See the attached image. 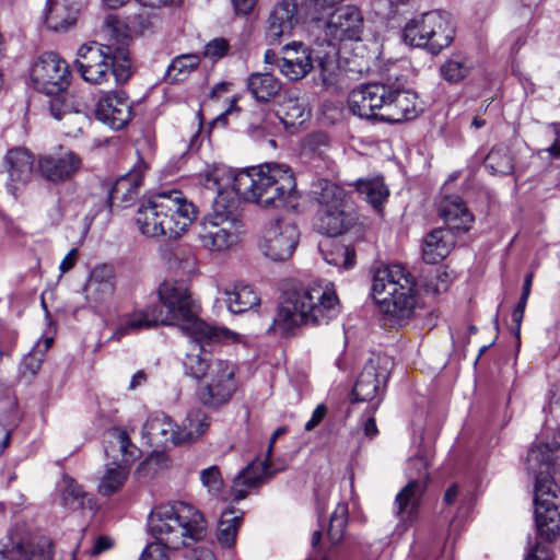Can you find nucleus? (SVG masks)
<instances>
[{
  "mask_svg": "<svg viewBox=\"0 0 560 560\" xmlns=\"http://www.w3.org/2000/svg\"><path fill=\"white\" fill-rule=\"evenodd\" d=\"M327 408L325 405H318L312 413L311 419L305 423V430L312 431L316 428L325 418Z\"/></svg>",
  "mask_w": 560,
  "mask_h": 560,
  "instance_id": "nucleus-58",
  "label": "nucleus"
},
{
  "mask_svg": "<svg viewBox=\"0 0 560 560\" xmlns=\"http://www.w3.org/2000/svg\"><path fill=\"white\" fill-rule=\"evenodd\" d=\"M298 21V5L294 1L282 0L276 3L266 20V39L270 44L279 43L282 37L292 34Z\"/></svg>",
  "mask_w": 560,
  "mask_h": 560,
  "instance_id": "nucleus-23",
  "label": "nucleus"
},
{
  "mask_svg": "<svg viewBox=\"0 0 560 560\" xmlns=\"http://www.w3.org/2000/svg\"><path fill=\"white\" fill-rule=\"evenodd\" d=\"M532 456L540 464L560 469V425L545 427L532 447Z\"/></svg>",
  "mask_w": 560,
  "mask_h": 560,
  "instance_id": "nucleus-25",
  "label": "nucleus"
},
{
  "mask_svg": "<svg viewBox=\"0 0 560 560\" xmlns=\"http://www.w3.org/2000/svg\"><path fill=\"white\" fill-rule=\"evenodd\" d=\"M89 279L100 284H114V270L108 265H100L93 268Z\"/></svg>",
  "mask_w": 560,
  "mask_h": 560,
  "instance_id": "nucleus-56",
  "label": "nucleus"
},
{
  "mask_svg": "<svg viewBox=\"0 0 560 560\" xmlns=\"http://www.w3.org/2000/svg\"><path fill=\"white\" fill-rule=\"evenodd\" d=\"M285 56L283 58H300L302 56V51L310 50L302 43H292L284 46Z\"/></svg>",
  "mask_w": 560,
  "mask_h": 560,
  "instance_id": "nucleus-63",
  "label": "nucleus"
},
{
  "mask_svg": "<svg viewBox=\"0 0 560 560\" xmlns=\"http://www.w3.org/2000/svg\"><path fill=\"white\" fill-rule=\"evenodd\" d=\"M455 243L454 232L450 229L436 228L425 234L422 240V259L427 264H439L451 253Z\"/></svg>",
  "mask_w": 560,
  "mask_h": 560,
  "instance_id": "nucleus-26",
  "label": "nucleus"
},
{
  "mask_svg": "<svg viewBox=\"0 0 560 560\" xmlns=\"http://www.w3.org/2000/svg\"><path fill=\"white\" fill-rule=\"evenodd\" d=\"M229 50V43L224 38H214L205 46V56L218 60L226 55Z\"/></svg>",
  "mask_w": 560,
  "mask_h": 560,
  "instance_id": "nucleus-55",
  "label": "nucleus"
},
{
  "mask_svg": "<svg viewBox=\"0 0 560 560\" xmlns=\"http://www.w3.org/2000/svg\"><path fill=\"white\" fill-rule=\"evenodd\" d=\"M114 292V284H100L94 280L88 279L84 285L85 298L94 303H103L108 300Z\"/></svg>",
  "mask_w": 560,
  "mask_h": 560,
  "instance_id": "nucleus-50",
  "label": "nucleus"
},
{
  "mask_svg": "<svg viewBox=\"0 0 560 560\" xmlns=\"http://www.w3.org/2000/svg\"><path fill=\"white\" fill-rule=\"evenodd\" d=\"M196 208L179 190H164L143 201L136 214L139 231L148 237L182 236L196 219Z\"/></svg>",
  "mask_w": 560,
  "mask_h": 560,
  "instance_id": "nucleus-5",
  "label": "nucleus"
},
{
  "mask_svg": "<svg viewBox=\"0 0 560 560\" xmlns=\"http://www.w3.org/2000/svg\"><path fill=\"white\" fill-rule=\"evenodd\" d=\"M278 67L280 72L290 81H299L313 69L312 52L311 50H304L300 58H281Z\"/></svg>",
  "mask_w": 560,
  "mask_h": 560,
  "instance_id": "nucleus-42",
  "label": "nucleus"
},
{
  "mask_svg": "<svg viewBox=\"0 0 560 560\" xmlns=\"http://www.w3.org/2000/svg\"><path fill=\"white\" fill-rule=\"evenodd\" d=\"M209 425L210 418L205 411L200 409L189 411L182 427H178L177 442L182 445L197 441Z\"/></svg>",
  "mask_w": 560,
  "mask_h": 560,
  "instance_id": "nucleus-36",
  "label": "nucleus"
},
{
  "mask_svg": "<svg viewBox=\"0 0 560 560\" xmlns=\"http://www.w3.org/2000/svg\"><path fill=\"white\" fill-rule=\"evenodd\" d=\"M224 330L225 332L221 335L218 341L231 334L230 330ZM189 337L191 338L192 348L186 353L183 361L184 371L186 375L200 381L210 372L214 361L211 358V353L205 350L202 343H212L217 342V340H196L192 336Z\"/></svg>",
  "mask_w": 560,
  "mask_h": 560,
  "instance_id": "nucleus-28",
  "label": "nucleus"
},
{
  "mask_svg": "<svg viewBox=\"0 0 560 560\" xmlns=\"http://www.w3.org/2000/svg\"><path fill=\"white\" fill-rule=\"evenodd\" d=\"M200 481L202 486L206 487L211 494L218 495L222 492L223 478L218 466L213 465L201 470Z\"/></svg>",
  "mask_w": 560,
  "mask_h": 560,
  "instance_id": "nucleus-51",
  "label": "nucleus"
},
{
  "mask_svg": "<svg viewBox=\"0 0 560 560\" xmlns=\"http://www.w3.org/2000/svg\"><path fill=\"white\" fill-rule=\"evenodd\" d=\"M34 166L33 154L24 148H13L3 158L2 167L8 175L5 187L15 196L20 187L25 186L32 178Z\"/></svg>",
  "mask_w": 560,
  "mask_h": 560,
  "instance_id": "nucleus-22",
  "label": "nucleus"
},
{
  "mask_svg": "<svg viewBox=\"0 0 560 560\" xmlns=\"http://www.w3.org/2000/svg\"><path fill=\"white\" fill-rule=\"evenodd\" d=\"M199 62V57L192 54L176 57L167 68L166 79L171 83L184 81L191 71L197 69Z\"/></svg>",
  "mask_w": 560,
  "mask_h": 560,
  "instance_id": "nucleus-46",
  "label": "nucleus"
},
{
  "mask_svg": "<svg viewBox=\"0 0 560 560\" xmlns=\"http://www.w3.org/2000/svg\"><path fill=\"white\" fill-rule=\"evenodd\" d=\"M372 294L381 310L394 318L407 319L415 311V280L400 265H389L376 271Z\"/></svg>",
  "mask_w": 560,
  "mask_h": 560,
  "instance_id": "nucleus-8",
  "label": "nucleus"
},
{
  "mask_svg": "<svg viewBox=\"0 0 560 560\" xmlns=\"http://www.w3.org/2000/svg\"><path fill=\"white\" fill-rule=\"evenodd\" d=\"M269 117L270 115L265 113L261 108L254 110L248 119V131L254 136L269 132L271 129Z\"/></svg>",
  "mask_w": 560,
  "mask_h": 560,
  "instance_id": "nucleus-52",
  "label": "nucleus"
},
{
  "mask_svg": "<svg viewBox=\"0 0 560 560\" xmlns=\"http://www.w3.org/2000/svg\"><path fill=\"white\" fill-rule=\"evenodd\" d=\"M236 365L228 360L215 359L206 377L208 383L198 389V398L202 405L218 408L228 402L237 388L235 378Z\"/></svg>",
  "mask_w": 560,
  "mask_h": 560,
  "instance_id": "nucleus-12",
  "label": "nucleus"
},
{
  "mask_svg": "<svg viewBox=\"0 0 560 560\" xmlns=\"http://www.w3.org/2000/svg\"><path fill=\"white\" fill-rule=\"evenodd\" d=\"M431 21L435 26H430L429 51L435 55L451 45L455 36V27L446 12L431 11Z\"/></svg>",
  "mask_w": 560,
  "mask_h": 560,
  "instance_id": "nucleus-33",
  "label": "nucleus"
},
{
  "mask_svg": "<svg viewBox=\"0 0 560 560\" xmlns=\"http://www.w3.org/2000/svg\"><path fill=\"white\" fill-rule=\"evenodd\" d=\"M236 14L247 15L255 7L256 0H232Z\"/></svg>",
  "mask_w": 560,
  "mask_h": 560,
  "instance_id": "nucleus-62",
  "label": "nucleus"
},
{
  "mask_svg": "<svg viewBox=\"0 0 560 560\" xmlns=\"http://www.w3.org/2000/svg\"><path fill=\"white\" fill-rule=\"evenodd\" d=\"M232 186L241 198L265 208H280L298 198L294 174L285 164L266 163L242 170L234 175Z\"/></svg>",
  "mask_w": 560,
  "mask_h": 560,
  "instance_id": "nucleus-4",
  "label": "nucleus"
},
{
  "mask_svg": "<svg viewBox=\"0 0 560 560\" xmlns=\"http://www.w3.org/2000/svg\"><path fill=\"white\" fill-rule=\"evenodd\" d=\"M77 257H78V249L77 248H72L65 257L63 259L61 260L60 265H59V270L61 273H66L68 272L69 270H71L74 265H75V260H77Z\"/></svg>",
  "mask_w": 560,
  "mask_h": 560,
  "instance_id": "nucleus-61",
  "label": "nucleus"
},
{
  "mask_svg": "<svg viewBox=\"0 0 560 560\" xmlns=\"http://www.w3.org/2000/svg\"><path fill=\"white\" fill-rule=\"evenodd\" d=\"M148 526L156 541L143 549L139 560H168L167 549L189 547L202 540L207 534L202 513L182 501L154 508L149 515Z\"/></svg>",
  "mask_w": 560,
  "mask_h": 560,
  "instance_id": "nucleus-2",
  "label": "nucleus"
},
{
  "mask_svg": "<svg viewBox=\"0 0 560 560\" xmlns=\"http://www.w3.org/2000/svg\"><path fill=\"white\" fill-rule=\"evenodd\" d=\"M164 322L178 326L196 340H218L225 330L213 327L198 316V305L183 281L165 280L158 290Z\"/></svg>",
  "mask_w": 560,
  "mask_h": 560,
  "instance_id": "nucleus-6",
  "label": "nucleus"
},
{
  "mask_svg": "<svg viewBox=\"0 0 560 560\" xmlns=\"http://www.w3.org/2000/svg\"><path fill=\"white\" fill-rule=\"evenodd\" d=\"M95 115L98 120L115 130L126 127L133 117L131 102L122 91L107 92L100 97Z\"/></svg>",
  "mask_w": 560,
  "mask_h": 560,
  "instance_id": "nucleus-20",
  "label": "nucleus"
},
{
  "mask_svg": "<svg viewBox=\"0 0 560 560\" xmlns=\"http://www.w3.org/2000/svg\"><path fill=\"white\" fill-rule=\"evenodd\" d=\"M436 279L438 281L436 282H433V280H431L428 284H427V288L428 289H432V291L434 293H441V292H444L447 290L448 288V283H447V273L445 271L443 272H438L436 275Z\"/></svg>",
  "mask_w": 560,
  "mask_h": 560,
  "instance_id": "nucleus-60",
  "label": "nucleus"
},
{
  "mask_svg": "<svg viewBox=\"0 0 560 560\" xmlns=\"http://www.w3.org/2000/svg\"><path fill=\"white\" fill-rule=\"evenodd\" d=\"M430 26H435L431 21V11L411 19L404 27V42L413 47H423L429 50Z\"/></svg>",
  "mask_w": 560,
  "mask_h": 560,
  "instance_id": "nucleus-35",
  "label": "nucleus"
},
{
  "mask_svg": "<svg viewBox=\"0 0 560 560\" xmlns=\"http://www.w3.org/2000/svg\"><path fill=\"white\" fill-rule=\"evenodd\" d=\"M410 463L418 470L417 477L396 494L394 501V514L404 529L417 520L430 479L429 462L424 456L418 454L410 458Z\"/></svg>",
  "mask_w": 560,
  "mask_h": 560,
  "instance_id": "nucleus-9",
  "label": "nucleus"
},
{
  "mask_svg": "<svg viewBox=\"0 0 560 560\" xmlns=\"http://www.w3.org/2000/svg\"><path fill=\"white\" fill-rule=\"evenodd\" d=\"M37 166L44 179L59 184L70 180L80 172L82 159L74 151L60 147L56 152L39 155Z\"/></svg>",
  "mask_w": 560,
  "mask_h": 560,
  "instance_id": "nucleus-19",
  "label": "nucleus"
},
{
  "mask_svg": "<svg viewBox=\"0 0 560 560\" xmlns=\"http://www.w3.org/2000/svg\"><path fill=\"white\" fill-rule=\"evenodd\" d=\"M535 523L538 542L527 560H552L550 544L560 533V490L549 472L536 477L534 488Z\"/></svg>",
  "mask_w": 560,
  "mask_h": 560,
  "instance_id": "nucleus-7",
  "label": "nucleus"
},
{
  "mask_svg": "<svg viewBox=\"0 0 560 560\" xmlns=\"http://www.w3.org/2000/svg\"><path fill=\"white\" fill-rule=\"evenodd\" d=\"M525 308V283L523 284V292L520 296L518 303L514 312L512 313V323L514 325L516 348L517 351L521 349V327L523 320V314Z\"/></svg>",
  "mask_w": 560,
  "mask_h": 560,
  "instance_id": "nucleus-54",
  "label": "nucleus"
},
{
  "mask_svg": "<svg viewBox=\"0 0 560 560\" xmlns=\"http://www.w3.org/2000/svg\"><path fill=\"white\" fill-rule=\"evenodd\" d=\"M142 435L155 446L179 445L178 425L165 413L151 415L143 424Z\"/></svg>",
  "mask_w": 560,
  "mask_h": 560,
  "instance_id": "nucleus-27",
  "label": "nucleus"
},
{
  "mask_svg": "<svg viewBox=\"0 0 560 560\" xmlns=\"http://www.w3.org/2000/svg\"><path fill=\"white\" fill-rule=\"evenodd\" d=\"M147 170L148 164L139 159L127 174L119 177L108 189L109 207L127 208L131 206L139 196Z\"/></svg>",
  "mask_w": 560,
  "mask_h": 560,
  "instance_id": "nucleus-21",
  "label": "nucleus"
},
{
  "mask_svg": "<svg viewBox=\"0 0 560 560\" xmlns=\"http://www.w3.org/2000/svg\"><path fill=\"white\" fill-rule=\"evenodd\" d=\"M287 431V427L276 429L270 438L266 458L253 460L235 476L231 490L233 501L245 499L250 490L260 487L277 472L270 468L269 458L276 440Z\"/></svg>",
  "mask_w": 560,
  "mask_h": 560,
  "instance_id": "nucleus-15",
  "label": "nucleus"
},
{
  "mask_svg": "<svg viewBox=\"0 0 560 560\" xmlns=\"http://www.w3.org/2000/svg\"><path fill=\"white\" fill-rule=\"evenodd\" d=\"M127 318L129 319V326L132 327L135 332L156 326H168L164 322V311L159 305H148L143 310L129 314Z\"/></svg>",
  "mask_w": 560,
  "mask_h": 560,
  "instance_id": "nucleus-41",
  "label": "nucleus"
},
{
  "mask_svg": "<svg viewBox=\"0 0 560 560\" xmlns=\"http://www.w3.org/2000/svg\"><path fill=\"white\" fill-rule=\"evenodd\" d=\"M341 256H342L341 265L346 269L352 268L354 266V264H355V253H354V249H352L350 247H342L341 248Z\"/></svg>",
  "mask_w": 560,
  "mask_h": 560,
  "instance_id": "nucleus-64",
  "label": "nucleus"
},
{
  "mask_svg": "<svg viewBox=\"0 0 560 560\" xmlns=\"http://www.w3.org/2000/svg\"><path fill=\"white\" fill-rule=\"evenodd\" d=\"M359 225L358 214L347 205L329 208L316 213V228L327 236H339Z\"/></svg>",
  "mask_w": 560,
  "mask_h": 560,
  "instance_id": "nucleus-24",
  "label": "nucleus"
},
{
  "mask_svg": "<svg viewBox=\"0 0 560 560\" xmlns=\"http://www.w3.org/2000/svg\"><path fill=\"white\" fill-rule=\"evenodd\" d=\"M396 85L370 83L353 90L348 97L351 113L361 118L383 121L386 106L393 101Z\"/></svg>",
  "mask_w": 560,
  "mask_h": 560,
  "instance_id": "nucleus-11",
  "label": "nucleus"
},
{
  "mask_svg": "<svg viewBox=\"0 0 560 560\" xmlns=\"http://www.w3.org/2000/svg\"><path fill=\"white\" fill-rule=\"evenodd\" d=\"M114 546V541L112 538L107 536H100L96 538L93 548L91 550V555L96 556L106 550H109Z\"/></svg>",
  "mask_w": 560,
  "mask_h": 560,
  "instance_id": "nucleus-59",
  "label": "nucleus"
},
{
  "mask_svg": "<svg viewBox=\"0 0 560 560\" xmlns=\"http://www.w3.org/2000/svg\"><path fill=\"white\" fill-rule=\"evenodd\" d=\"M439 213L446 229L452 232H467L474 223L472 213L457 196L443 198L439 205Z\"/></svg>",
  "mask_w": 560,
  "mask_h": 560,
  "instance_id": "nucleus-29",
  "label": "nucleus"
},
{
  "mask_svg": "<svg viewBox=\"0 0 560 560\" xmlns=\"http://www.w3.org/2000/svg\"><path fill=\"white\" fill-rule=\"evenodd\" d=\"M5 560H51L50 552L38 544L14 541L11 537L0 550Z\"/></svg>",
  "mask_w": 560,
  "mask_h": 560,
  "instance_id": "nucleus-34",
  "label": "nucleus"
},
{
  "mask_svg": "<svg viewBox=\"0 0 560 560\" xmlns=\"http://www.w3.org/2000/svg\"><path fill=\"white\" fill-rule=\"evenodd\" d=\"M338 313L339 301L332 288L320 282L293 283L283 292L268 331L287 336L302 324H327Z\"/></svg>",
  "mask_w": 560,
  "mask_h": 560,
  "instance_id": "nucleus-3",
  "label": "nucleus"
},
{
  "mask_svg": "<svg viewBox=\"0 0 560 560\" xmlns=\"http://www.w3.org/2000/svg\"><path fill=\"white\" fill-rule=\"evenodd\" d=\"M524 43L525 42H524L523 36L518 35L510 48V58L512 61V67L515 71L520 68V66L522 63V58L520 57V52L524 46Z\"/></svg>",
  "mask_w": 560,
  "mask_h": 560,
  "instance_id": "nucleus-57",
  "label": "nucleus"
},
{
  "mask_svg": "<svg viewBox=\"0 0 560 560\" xmlns=\"http://www.w3.org/2000/svg\"><path fill=\"white\" fill-rule=\"evenodd\" d=\"M348 523V506L339 503L332 512L327 529V536L332 545H339L342 541Z\"/></svg>",
  "mask_w": 560,
  "mask_h": 560,
  "instance_id": "nucleus-47",
  "label": "nucleus"
},
{
  "mask_svg": "<svg viewBox=\"0 0 560 560\" xmlns=\"http://www.w3.org/2000/svg\"><path fill=\"white\" fill-rule=\"evenodd\" d=\"M363 33V16L354 5H343L331 14L325 24L328 44L335 46L343 40H360Z\"/></svg>",
  "mask_w": 560,
  "mask_h": 560,
  "instance_id": "nucleus-18",
  "label": "nucleus"
},
{
  "mask_svg": "<svg viewBox=\"0 0 560 560\" xmlns=\"http://www.w3.org/2000/svg\"><path fill=\"white\" fill-rule=\"evenodd\" d=\"M311 194L313 199L317 202V211L348 205L345 189L326 178H318L313 182Z\"/></svg>",
  "mask_w": 560,
  "mask_h": 560,
  "instance_id": "nucleus-31",
  "label": "nucleus"
},
{
  "mask_svg": "<svg viewBox=\"0 0 560 560\" xmlns=\"http://www.w3.org/2000/svg\"><path fill=\"white\" fill-rule=\"evenodd\" d=\"M355 190L375 209L387 199L389 190L383 177L360 178L353 184Z\"/></svg>",
  "mask_w": 560,
  "mask_h": 560,
  "instance_id": "nucleus-39",
  "label": "nucleus"
},
{
  "mask_svg": "<svg viewBox=\"0 0 560 560\" xmlns=\"http://www.w3.org/2000/svg\"><path fill=\"white\" fill-rule=\"evenodd\" d=\"M485 167L493 175H508L513 170V161L508 147L494 145L485 158Z\"/></svg>",
  "mask_w": 560,
  "mask_h": 560,
  "instance_id": "nucleus-44",
  "label": "nucleus"
},
{
  "mask_svg": "<svg viewBox=\"0 0 560 560\" xmlns=\"http://www.w3.org/2000/svg\"><path fill=\"white\" fill-rule=\"evenodd\" d=\"M242 232L243 224L238 219L215 211L203 219L198 237L203 248L222 253L238 244Z\"/></svg>",
  "mask_w": 560,
  "mask_h": 560,
  "instance_id": "nucleus-10",
  "label": "nucleus"
},
{
  "mask_svg": "<svg viewBox=\"0 0 560 560\" xmlns=\"http://www.w3.org/2000/svg\"><path fill=\"white\" fill-rule=\"evenodd\" d=\"M416 94L396 86L393 101L386 106V115L383 116V122L398 124L416 117Z\"/></svg>",
  "mask_w": 560,
  "mask_h": 560,
  "instance_id": "nucleus-30",
  "label": "nucleus"
},
{
  "mask_svg": "<svg viewBox=\"0 0 560 560\" xmlns=\"http://www.w3.org/2000/svg\"><path fill=\"white\" fill-rule=\"evenodd\" d=\"M246 89L259 103H268L282 90V82L269 72H254L246 80Z\"/></svg>",
  "mask_w": 560,
  "mask_h": 560,
  "instance_id": "nucleus-32",
  "label": "nucleus"
},
{
  "mask_svg": "<svg viewBox=\"0 0 560 560\" xmlns=\"http://www.w3.org/2000/svg\"><path fill=\"white\" fill-rule=\"evenodd\" d=\"M228 308L234 314L244 313L260 302L255 290L247 284H236L232 290H225Z\"/></svg>",
  "mask_w": 560,
  "mask_h": 560,
  "instance_id": "nucleus-38",
  "label": "nucleus"
},
{
  "mask_svg": "<svg viewBox=\"0 0 560 560\" xmlns=\"http://www.w3.org/2000/svg\"><path fill=\"white\" fill-rule=\"evenodd\" d=\"M304 150L322 160H327L329 158L330 140L324 132H314L305 139Z\"/></svg>",
  "mask_w": 560,
  "mask_h": 560,
  "instance_id": "nucleus-49",
  "label": "nucleus"
},
{
  "mask_svg": "<svg viewBox=\"0 0 560 560\" xmlns=\"http://www.w3.org/2000/svg\"><path fill=\"white\" fill-rule=\"evenodd\" d=\"M113 436L122 458L120 463L106 465L105 472L98 483V492L102 495H112L124 486L129 475L128 466L140 453L139 448L131 443L126 431L115 430Z\"/></svg>",
  "mask_w": 560,
  "mask_h": 560,
  "instance_id": "nucleus-16",
  "label": "nucleus"
},
{
  "mask_svg": "<svg viewBox=\"0 0 560 560\" xmlns=\"http://www.w3.org/2000/svg\"><path fill=\"white\" fill-rule=\"evenodd\" d=\"M389 365L390 360L385 355L366 362L352 390L355 401H374L375 407L381 404L389 377Z\"/></svg>",
  "mask_w": 560,
  "mask_h": 560,
  "instance_id": "nucleus-14",
  "label": "nucleus"
},
{
  "mask_svg": "<svg viewBox=\"0 0 560 560\" xmlns=\"http://www.w3.org/2000/svg\"><path fill=\"white\" fill-rule=\"evenodd\" d=\"M78 19V11L65 5L55 4L46 12V24L49 28L61 32L73 26Z\"/></svg>",
  "mask_w": 560,
  "mask_h": 560,
  "instance_id": "nucleus-45",
  "label": "nucleus"
},
{
  "mask_svg": "<svg viewBox=\"0 0 560 560\" xmlns=\"http://www.w3.org/2000/svg\"><path fill=\"white\" fill-rule=\"evenodd\" d=\"M243 518V512L228 508L221 515L218 524L217 538L224 547H232Z\"/></svg>",
  "mask_w": 560,
  "mask_h": 560,
  "instance_id": "nucleus-40",
  "label": "nucleus"
},
{
  "mask_svg": "<svg viewBox=\"0 0 560 560\" xmlns=\"http://www.w3.org/2000/svg\"><path fill=\"white\" fill-rule=\"evenodd\" d=\"M471 70V62L462 54H454L445 60L440 73L442 78L450 83H457L465 79Z\"/></svg>",
  "mask_w": 560,
  "mask_h": 560,
  "instance_id": "nucleus-43",
  "label": "nucleus"
},
{
  "mask_svg": "<svg viewBox=\"0 0 560 560\" xmlns=\"http://www.w3.org/2000/svg\"><path fill=\"white\" fill-rule=\"evenodd\" d=\"M44 361V351L40 348V343H37L33 350L24 358L22 368L23 372H28L34 376L42 366Z\"/></svg>",
  "mask_w": 560,
  "mask_h": 560,
  "instance_id": "nucleus-53",
  "label": "nucleus"
},
{
  "mask_svg": "<svg viewBox=\"0 0 560 560\" xmlns=\"http://www.w3.org/2000/svg\"><path fill=\"white\" fill-rule=\"evenodd\" d=\"M61 501L62 504L69 509L75 510L82 508L84 504L85 493L81 486L70 477H65L62 480Z\"/></svg>",
  "mask_w": 560,
  "mask_h": 560,
  "instance_id": "nucleus-48",
  "label": "nucleus"
},
{
  "mask_svg": "<svg viewBox=\"0 0 560 560\" xmlns=\"http://www.w3.org/2000/svg\"><path fill=\"white\" fill-rule=\"evenodd\" d=\"M298 225L290 220H276L267 228L260 248L265 256L275 261L290 258L299 244Z\"/></svg>",
  "mask_w": 560,
  "mask_h": 560,
  "instance_id": "nucleus-17",
  "label": "nucleus"
},
{
  "mask_svg": "<svg viewBox=\"0 0 560 560\" xmlns=\"http://www.w3.org/2000/svg\"><path fill=\"white\" fill-rule=\"evenodd\" d=\"M308 114L305 103L291 93L284 95L277 110V117L284 126L290 127L302 124Z\"/></svg>",
  "mask_w": 560,
  "mask_h": 560,
  "instance_id": "nucleus-37",
  "label": "nucleus"
},
{
  "mask_svg": "<svg viewBox=\"0 0 560 560\" xmlns=\"http://www.w3.org/2000/svg\"><path fill=\"white\" fill-rule=\"evenodd\" d=\"M103 32L107 43L89 42L77 54L75 65L84 81L92 84L107 82L113 75L117 84L126 83L132 74L129 46L132 37L128 26L115 15L104 20Z\"/></svg>",
  "mask_w": 560,
  "mask_h": 560,
  "instance_id": "nucleus-1",
  "label": "nucleus"
},
{
  "mask_svg": "<svg viewBox=\"0 0 560 560\" xmlns=\"http://www.w3.org/2000/svg\"><path fill=\"white\" fill-rule=\"evenodd\" d=\"M68 63L55 52L42 54L31 69L34 88L48 95L65 92L70 84Z\"/></svg>",
  "mask_w": 560,
  "mask_h": 560,
  "instance_id": "nucleus-13",
  "label": "nucleus"
}]
</instances>
